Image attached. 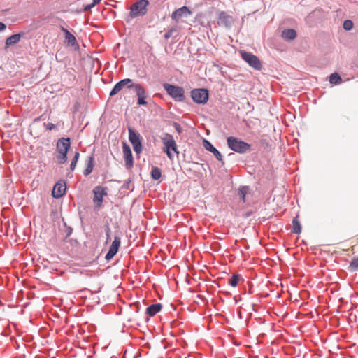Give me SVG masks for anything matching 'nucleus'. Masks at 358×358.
<instances>
[{"label":"nucleus","instance_id":"obj_25","mask_svg":"<svg viewBox=\"0 0 358 358\" xmlns=\"http://www.w3.org/2000/svg\"><path fill=\"white\" fill-rule=\"evenodd\" d=\"M150 174L153 180H159L162 176L161 169L158 167H152Z\"/></svg>","mask_w":358,"mask_h":358},{"label":"nucleus","instance_id":"obj_35","mask_svg":"<svg viewBox=\"0 0 358 358\" xmlns=\"http://www.w3.org/2000/svg\"><path fill=\"white\" fill-rule=\"evenodd\" d=\"M43 125L48 130H52L55 128V125L54 124L50 123V122H48V123L45 122L43 124Z\"/></svg>","mask_w":358,"mask_h":358},{"label":"nucleus","instance_id":"obj_31","mask_svg":"<svg viewBox=\"0 0 358 358\" xmlns=\"http://www.w3.org/2000/svg\"><path fill=\"white\" fill-rule=\"evenodd\" d=\"M67 154H59L57 159V162L59 164H63L66 162Z\"/></svg>","mask_w":358,"mask_h":358},{"label":"nucleus","instance_id":"obj_15","mask_svg":"<svg viewBox=\"0 0 358 358\" xmlns=\"http://www.w3.org/2000/svg\"><path fill=\"white\" fill-rule=\"evenodd\" d=\"M233 22L234 20L232 17L229 15L227 13L222 11L219 14L218 24L220 25L229 28L232 25Z\"/></svg>","mask_w":358,"mask_h":358},{"label":"nucleus","instance_id":"obj_13","mask_svg":"<svg viewBox=\"0 0 358 358\" xmlns=\"http://www.w3.org/2000/svg\"><path fill=\"white\" fill-rule=\"evenodd\" d=\"M71 146L69 138H61L57 143V151L59 154H67Z\"/></svg>","mask_w":358,"mask_h":358},{"label":"nucleus","instance_id":"obj_41","mask_svg":"<svg viewBox=\"0 0 358 358\" xmlns=\"http://www.w3.org/2000/svg\"><path fill=\"white\" fill-rule=\"evenodd\" d=\"M251 215H252V213H251V212H247V213H245V217H248L250 216Z\"/></svg>","mask_w":358,"mask_h":358},{"label":"nucleus","instance_id":"obj_36","mask_svg":"<svg viewBox=\"0 0 358 358\" xmlns=\"http://www.w3.org/2000/svg\"><path fill=\"white\" fill-rule=\"evenodd\" d=\"M94 6H95L93 4V3H92L91 4H88V5L85 6L84 8V10L88 11V10H91Z\"/></svg>","mask_w":358,"mask_h":358},{"label":"nucleus","instance_id":"obj_23","mask_svg":"<svg viewBox=\"0 0 358 358\" xmlns=\"http://www.w3.org/2000/svg\"><path fill=\"white\" fill-rule=\"evenodd\" d=\"M249 189L248 186H241L238 189V196L243 203L246 201V194L248 193Z\"/></svg>","mask_w":358,"mask_h":358},{"label":"nucleus","instance_id":"obj_24","mask_svg":"<svg viewBox=\"0 0 358 358\" xmlns=\"http://www.w3.org/2000/svg\"><path fill=\"white\" fill-rule=\"evenodd\" d=\"M292 232L296 234H299L301 232V224L297 217H294L292 220Z\"/></svg>","mask_w":358,"mask_h":358},{"label":"nucleus","instance_id":"obj_1","mask_svg":"<svg viewBox=\"0 0 358 358\" xmlns=\"http://www.w3.org/2000/svg\"><path fill=\"white\" fill-rule=\"evenodd\" d=\"M227 141L229 148L234 152L245 153L250 150V145L236 137L229 136Z\"/></svg>","mask_w":358,"mask_h":358},{"label":"nucleus","instance_id":"obj_12","mask_svg":"<svg viewBox=\"0 0 358 358\" xmlns=\"http://www.w3.org/2000/svg\"><path fill=\"white\" fill-rule=\"evenodd\" d=\"M66 185L64 180L58 181L53 187L52 195L54 198L59 199L66 192Z\"/></svg>","mask_w":358,"mask_h":358},{"label":"nucleus","instance_id":"obj_9","mask_svg":"<svg viewBox=\"0 0 358 358\" xmlns=\"http://www.w3.org/2000/svg\"><path fill=\"white\" fill-rule=\"evenodd\" d=\"M93 193V201L95 204V208L99 209L102 206L103 196L107 194L106 188L101 186H97L94 188Z\"/></svg>","mask_w":358,"mask_h":358},{"label":"nucleus","instance_id":"obj_8","mask_svg":"<svg viewBox=\"0 0 358 358\" xmlns=\"http://www.w3.org/2000/svg\"><path fill=\"white\" fill-rule=\"evenodd\" d=\"M129 89H134V92L136 94L138 100L137 103L140 106H145L147 105V101H145V90L143 87L138 83H131L128 85Z\"/></svg>","mask_w":358,"mask_h":358},{"label":"nucleus","instance_id":"obj_6","mask_svg":"<svg viewBox=\"0 0 358 358\" xmlns=\"http://www.w3.org/2000/svg\"><path fill=\"white\" fill-rule=\"evenodd\" d=\"M240 54L243 60H244L250 67L255 70H261L262 67V62L256 55L246 51H241Z\"/></svg>","mask_w":358,"mask_h":358},{"label":"nucleus","instance_id":"obj_5","mask_svg":"<svg viewBox=\"0 0 358 358\" xmlns=\"http://www.w3.org/2000/svg\"><path fill=\"white\" fill-rule=\"evenodd\" d=\"M191 97L197 104H205L209 97V92L206 88H196L191 91Z\"/></svg>","mask_w":358,"mask_h":358},{"label":"nucleus","instance_id":"obj_10","mask_svg":"<svg viewBox=\"0 0 358 358\" xmlns=\"http://www.w3.org/2000/svg\"><path fill=\"white\" fill-rule=\"evenodd\" d=\"M122 151L125 161V166L127 169H131L134 165V159L131 148L127 143H123Z\"/></svg>","mask_w":358,"mask_h":358},{"label":"nucleus","instance_id":"obj_14","mask_svg":"<svg viewBox=\"0 0 358 358\" xmlns=\"http://www.w3.org/2000/svg\"><path fill=\"white\" fill-rule=\"evenodd\" d=\"M131 83H133L132 80L129 78H125V79H123V80L119 81L118 83H117L115 85V86L110 91V96H113L117 94L118 92H120L123 89V87H124L125 86H127L128 87V85H129Z\"/></svg>","mask_w":358,"mask_h":358},{"label":"nucleus","instance_id":"obj_16","mask_svg":"<svg viewBox=\"0 0 358 358\" xmlns=\"http://www.w3.org/2000/svg\"><path fill=\"white\" fill-rule=\"evenodd\" d=\"M203 145L207 150L210 151L214 155L218 161H222V156L221 153L208 141L204 140Z\"/></svg>","mask_w":358,"mask_h":358},{"label":"nucleus","instance_id":"obj_34","mask_svg":"<svg viewBox=\"0 0 358 358\" xmlns=\"http://www.w3.org/2000/svg\"><path fill=\"white\" fill-rule=\"evenodd\" d=\"M173 127L175 128L176 131L179 134H180L182 132V128L181 127V126L180 125V124H178V122H173Z\"/></svg>","mask_w":358,"mask_h":358},{"label":"nucleus","instance_id":"obj_21","mask_svg":"<svg viewBox=\"0 0 358 358\" xmlns=\"http://www.w3.org/2000/svg\"><path fill=\"white\" fill-rule=\"evenodd\" d=\"M87 166H86V169H85L84 172H83V174L87 176L88 175H90L92 171H93V169H94V157L92 155V156H90L87 157Z\"/></svg>","mask_w":358,"mask_h":358},{"label":"nucleus","instance_id":"obj_22","mask_svg":"<svg viewBox=\"0 0 358 358\" xmlns=\"http://www.w3.org/2000/svg\"><path fill=\"white\" fill-rule=\"evenodd\" d=\"M61 30L65 34V39L69 44L73 45L76 43V37L66 28L61 27Z\"/></svg>","mask_w":358,"mask_h":358},{"label":"nucleus","instance_id":"obj_28","mask_svg":"<svg viewBox=\"0 0 358 358\" xmlns=\"http://www.w3.org/2000/svg\"><path fill=\"white\" fill-rule=\"evenodd\" d=\"M349 268L351 271H358V257L352 259L350 263Z\"/></svg>","mask_w":358,"mask_h":358},{"label":"nucleus","instance_id":"obj_11","mask_svg":"<svg viewBox=\"0 0 358 358\" xmlns=\"http://www.w3.org/2000/svg\"><path fill=\"white\" fill-rule=\"evenodd\" d=\"M121 244V239L118 236H115L114 240L110 246L109 250L106 255L105 259L107 261L110 260L118 252Z\"/></svg>","mask_w":358,"mask_h":358},{"label":"nucleus","instance_id":"obj_38","mask_svg":"<svg viewBox=\"0 0 358 358\" xmlns=\"http://www.w3.org/2000/svg\"><path fill=\"white\" fill-rule=\"evenodd\" d=\"M72 228L71 227H68L66 231V237L69 236L71 234H72Z\"/></svg>","mask_w":358,"mask_h":358},{"label":"nucleus","instance_id":"obj_4","mask_svg":"<svg viewBox=\"0 0 358 358\" xmlns=\"http://www.w3.org/2000/svg\"><path fill=\"white\" fill-rule=\"evenodd\" d=\"M162 141L164 145V151L167 155V157L170 159H172L173 156L171 151H173L176 154L179 153L177 150L176 143L173 136L169 134H166L164 137L162 138Z\"/></svg>","mask_w":358,"mask_h":358},{"label":"nucleus","instance_id":"obj_39","mask_svg":"<svg viewBox=\"0 0 358 358\" xmlns=\"http://www.w3.org/2000/svg\"><path fill=\"white\" fill-rule=\"evenodd\" d=\"M171 31H168V32H166V33L165 34L164 37H165L166 38H169L171 36Z\"/></svg>","mask_w":358,"mask_h":358},{"label":"nucleus","instance_id":"obj_40","mask_svg":"<svg viewBox=\"0 0 358 358\" xmlns=\"http://www.w3.org/2000/svg\"><path fill=\"white\" fill-rule=\"evenodd\" d=\"M101 0H93V4L94 6H96V4H98Z\"/></svg>","mask_w":358,"mask_h":358},{"label":"nucleus","instance_id":"obj_32","mask_svg":"<svg viewBox=\"0 0 358 358\" xmlns=\"http://www.w3.org/2000/svg\"><path fill=\"white\" fill-rule=\"evenodd\" d=\"M353 27V23L350 20H346L343 22V28L344 29L349 31L351 30Z\"/></svg>","mask_w":358,"mask_h":358},{"label":"nucleus","instance_id":"obj_19","mask_svg":"<svg viewBox=\"0 0 358 358\" xmlns=\"http://www.w3.org/2000/svg\"><path fill=\"white\" fill-rule=\"evenodd\" d=\"M190 11L187 6H182L176 10L171 15V17L173 20H178L186 13H189Z\"/></svg>","mask_w":358,"mask_h":358},{"label":"nucleus","instance_id":"obj_18","mask_svg":"<svg viewBox=\"0 0 358 358\" xmlns=\"http://www.w3.org/2000/svg\"><path fill=\"white\" fill-rule=\"evenodd\" d=\"M162 308V305L159 303H154L150 306H149L146 308V314H148L150 317H153L157 313H159Z\"/></svg>","mask_w":358,"mask_h":358},{"label":"nucleus","instance_id":"obj_2","mask_svg":"<svg viewBox=\"0 0 358 358\" xmlns=\"http://www.w3.org/2000/svg\"><path fill=\"white\" fill-rule=\"evenodd\" d=\"M163 87L175 101H182L185 99V92L182 87L169 83H164Z\"/></svg>","mask_w":358,"mask_h":358},{"label":"nucleus","instance_id":"obj_26","mask_svg":"<svg viewBox=\"0 0 358 358\" xmlns=\"http://www.w3.org/2000/svg\"><path fill=\"white\" fill-rule=\"evenodd\" d=\"M329 82L331 84L337 85L341 82V77L337 73H333L329 77Z\"/></svg>","mask_w":358,"mask_h":358},{"label":"nucleus","instance_id":"obj_33","mask_svg":"<svg viewBox=\"0 0 358 358\" xmlns=\"http://www.w3.org/2000/svg\"><path fill=\"white\" fill-rule=\"evenodd\" d=\"M105 231H106V242H108L110 240V234H111V229L108 224H107L106 226Z\"/></svg>","mask_w":358,"mask_h":358},{"label":"nucleus","instance_id":"obj_7","mask_svg":"<svg viewBox=\"0 0 358 358\" xmlns=\"http://www.w3.org/2000/svg\"><path fill=\"white\" fill-rule=\"evenodd\" d=\"M128 132L129 140L132 144L134 150L136 153L140 154L143 150L141 135L138 131L130 127L128 129Z\"/></svg>","mask_w":358,"mask_h":358},{"label":"nucleus","instance_id":"obj_20","mask_svg":"<svg viewBox=\"0 0 358 358\" xmlns=\"http://www.w3.org/2000/svg\"><path fill=\"white\" fill-rule=\"evenodd\" d=\"M296 35V31L293 29H287L282 32V37L287 41L294 40Z\"/></svg>","mask_w":358,"mask_h":358},{"label":"nucleus","instance_id":"obj_17","mask_svg":"<svg viewBox=\"0 0 358 358\" xmlns=\"http://www.w3.org/2000/svg\"><path fill=\"white\" fill-rule=\"evenodd\" d=\"M23 34V33H18L8 37L5 42V49L8 48L11 45L17 44L20 41Z\"/></svg>","mask_w":358,"mask_h":358},{"label":"nucleus","instance_id":"obj_29","mask_svg":"<svg viewBox=\"0 0 358 358\" xmlns=\"http://www.w3.org/2000/svg\"><path fill=\"white\" fill-rule=\"evenodd\" d=\"M80 154L78 152H76L73 158L71 160V164H70V169L71 171H73L76 168V164L78 162V160L79 159Z\"/></svg>","mask_w":358,"mask_h":358},{"label":"nucleus","instance_id":"obj_27","mask_svg":"<svg viewBox=\"0 0 358 358\" xmlns=\"http://www.w3.org/2000/svg\"><path fill=\"white\" fill-rule=\"evenodd\" d=\"M241 275L238 274H234L229 279V284L232 287H236L238 280L241 278Z\"/></svg>","mask_w":358,"mask_h":358},{"label":"nucleus","instance_id":"obj_37","mask_svg":"<svg viewBox=\"0 0 358 358\" xmlns=\"http://www.w3.org/2000/svg\"><path fill=\"white\" fill-rule=\"evenodd\" d=\"M6 28V25L3 22H0V31L5 30Z\"/></svg>","mask_w":358,"mask_h":358},{"label":"nucleus","instance_id":"obj_30","mask_svg":"<svg viewBox=\"0 0 358 358\" xmlns=\"http://www.w3.org/2000/svg\"><path fill=\"white\" fill-rule=\"evenodd\" d=\"M122 189H127L129 191H132L134 189V186L131 184V180L130 179L126 180L122 186Z\"/></svg>","mask_w":358,"mask_h":358},{"label":"nucleus","instance_id":"obj_3","mask_svg":"<svg viewBox=\"0 0 358 358\" xmlns=\"http://www.w3.org/2000/svg\"><path fill=\"white\" fill-rule=\"evenodd\" d=\"M148 4L149 1L148 0H138L131 6L129 17L135 18L145 15L147 13Z\"/></svg>","mask_w":358,"mask_h":358}]
</instances>
